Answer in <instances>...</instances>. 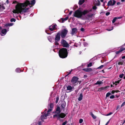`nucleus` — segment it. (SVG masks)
I'll return each instance as SVG.
<instances>
[{"label":"nucleus","mask_w":125,"mask_h":125,"mask_svg":"<svg viewBox=\"0 0 125 125\" xmlns=\"http://www.w3.org/2000/svg\"><path fill=\"white\" fill-rule=\"evenodd\" d=\"M121 81V79H120L119 80L117 81H116L115 82V83H113V84H115V85H117V83H119Z\"/></svg>","instance_id":"obj_25"},{"label":"nucleus","mask_w":125,"mask_h":125,"mask_svg":"<svg viewBox=\"0 0 125 125\" xmlns=\"http://www.w3.org/2000/svg\"><path fill=\"white\" fill-rule=\"evenodd\" d=\"M101 2H103L104 0H100Z\"/></svg>","instance_id":"obj_62"},{"label":"nucleus","mask_w":125,"mask_h":125,"mask_svg":"<svg viewBox=\"0 0 125 125\" xmlns=\"http://www.w3.org/2000/svg\"><path fill=\"white\" fill-rule=\"evenodd\" d=\"M115 97V96L114 95H112L110 96V98L113 99Z\"/></svg>","instance_id":"obj_42"},{"label":"nucleus","mask_w":125,"mask_h":125,"mask_svg":"<svg viewBox=\"0 0 125 125\" xmlns=\"http://www.w3.org/2000/svg\"><path fill=\"white\" fill-rule=\"evenodd\" d=\"M115 91H114V90H113L112 91V92H111V93L112 94H113L114 93H115Z\"/></svg>","instance_id":"obj_54"},{"label":"nucleus","mask_w":125,"mask_h":125,"mask_svg":"<svg viewBox=\"0 0 125 125\" xmlns=\"http://www.w3.org/2000/svg\"><path fill=\"white\" fill-rule=\"evenodd\" d=\"M61 43L63 47H69V44L66 41L64 40H62L61 41Z\"/></svg>","instance_id":"obj_7"},{"label":"nucleus","mask_w":125,"mask_h":125,"mask_svg":"<svg viewBox=\"0 0 125 125\" xmlns=\"http://www.w3.org/2000/svg\"><path fill=\"white\" fill-rule=\"evenodd\" d=\"M48 40L51 42H52V40H53V37L51 36H49L48 37Z\"/></svg>","instance_id":"obj_19"},{"label":"nucleus","mask_w":125,"mask_h":125,"mask_svg":"<svg viewBox=\"0 0 125 125\" xmlns=\"http://www.w3.org/2000/svg\"><path fill=\"white\" fill-rule=\"evenodd\" d=\"M67 123V121H66L63 122L62 123V125H65Z\"/></svg>","instance_id":"obj_44"},{"label":"nucleus","mask_w":125,"mask_h":125,"mask_svg":"<svg viewBox=\"0 0 125 125\" xmlns=\"http://www.w3.org/2000/svg\"><path fill=\"white\" fill-rule=\"evenodd\" d=\"M92 8L93 10H95L97 9V7L96 6H94Z\"/></svg>","instance_id":"obj_40"},{"label":"nucleus","mask_w":125,"mask_h":125,"mask_svg":"<svg viewBox=\"0 0 125 125\" xmlns=\"http://www.w3.org/2000/svg\"><path fill=\"white\" fill-rule=\"evenodd\" d=\"M90 115H91L92 117L94 119H95L96 118V116L94 115L92 112H91L90 113Z\"/></svg>","instance_id":"obj_21"},{"label":"nucleus","mask_w":125,"mask_h":125,"mask_svg":"<svg viewBox=\"0 0 125 125\" xmlns=\"http://www.w3.org/2000/svg\"><path fill=\"white\" fill-rule=\"evenodd\" d=\"M122 59H124L125 58V56H123L122 57Z\"/></svg>","instance_id":"obj_57"},{"label":"nucleus","mask_w":125,"mask_h":125,"mask_svg":"<svg viewBox=\"0 0 125 125\" xmlns=\"http://www.w3.org/2000/svg\"><path fill=\"white\" fill-rule=\"evenodd\" d=\"M67 90H69L71 91L72 90H73L72 89H73V87H72L70 86L69 85L67 87Z\"/></svg>","instance_id":"obj_18"},{"label":"nucleus","mask_w":125,"mask_h":125,"mask_svg":"<svg viewBox=\"0 0 125 125\" xmlns=\"http://www.w3.org/2000/svg\"><path fill=\"white\" fill-rule=\"evenodd\" d=\"M13 16L14 17H17V16L16 15V14H14L13 15Z\"/></svg>","instance_id":"obj_58"},{"label":"nucleus","mask_w":125,"mask_h":125,"mask_svg":"<svg viewBox=\"0 0 125 125\" xmlns=\"http://www.w3.org/2000/svg\"><path fill=\"white\" fill-rule=\"evenodd\" d=\"M10 21L11 22L13 21L15 22L16 21V20L14 18H12L10 19Z\"/></svg>","instance_id":"obj_35"},{"label":"nucleus","mask_w":125,"mask_h":125,"mask_svg":"<svg viewBox=\"0 0 125 125\" xmlns=\"http://www.w3.org/2000/svg\"><path fill=\"white\" fill-rule=\"evenodd\" d=\"M77 32V30L76 28L72 29V31L71 32V34L72 35H74Z\"/></svg>","instance_id":"obj_13"},{"label":"nucleus","mask_w":125,"mask_h":125,"mask_svg":"<svg viewBox=\"0 0 125 125\" xmlns=\"http://www.w3.org/2000/svg\"><path fill=\"white\" fill-rule=\"evenodd\" d=\"M96 5L97 6H99L100 5V3L99 1L98 0L97 3H96Z\"/></svg>","instance_id":"obj_37"},{"label":"nucleus","mask_w":125,"mask_h":125,"mask_svg":"<svg viewBox=\"0 0 125 125\" xmlns=\"http://www.w3.org/2000/svg\"><path fill=\"white\" fill-rule=\"evenodd\" d=\"M83 95L82 93L80 94V96L78 98V100L79 101H80L81 100L83 99Z\"/></svg>","instance_id":"obj_20"},{"label":"nucleus","mask_w":125,"mask_h":125,"mask_svg":"<svg viewBox=\"0 0 125 125\" xmlns=\"http://www.w3.org/2000/svg\"><path fill=\"white\" fill-rule=\"evenodd\" d=\"M103 84V82L101 81H98L96 83H94V84L95 85H97L99 84L100 85L101 84Z\"/></svg>","instance_id":"obj_23"},{"label":"nucleus","mask_w":125,"mask_h":125,"mask_svg":"<svg viewBox=\"0 0 125 125\" xmlns=\"http://www.w3.org/2000/svg\"><path fill=\"white\" fill-rule=\"evenodd\" d=\"M13 24L12 23H10L6 24L5 26L7 27L8 26H11L13 25Z\"/></svg>","instance_id":"obj_24"},{"label":"nucleus","mask_w":125,"mask_h":125,"mask_svg":"<svg viewBox=\"0 0 125 125\" xmlns=\"http://www.w3.org/2000/svg\"><path fill=\"white\" fill-rule=\"evenodd\" d=\"M93 14L92 13H89L88 14L86 17L85 18H84L83 19H86L88 20H90V19L91 20V19L92 17L93 16Z\"/></svg>","instance_id":"obj_10"},{"label":"nucleus","mask_w":125,"mask_h":125,"mask_svg":"<svg viewBox=\"0 0 125 125\" xmlns=\"http://www.w3.org/2000/svg\"><path fill=\"white\" fill-rule=\"evenodd\" d=\"M72 12H73V11H71L69 13V15H71V14H72Z\"/></svg>","instance_id":"obj_51"},{"label":"nucleus","mask_w":125,"mask_h":125,"mask_svg":"<svg viewBox=\"0 0 125 125\" xmlns=\"http://www.w3.org/2000/svg\"><path fill=\"white\" fill-rule=\"evenodd\" d=\"M52 110V108L49 109L47 111V113L45 114L44 115H42L41 116L40 119L39 120V121H40L39 123V125H41V123L43 122L44 119H46L47 116H50V114L49 112L51 111Z\"/></svg>","instance_id":"obj_5"},{"label":"nucleus","mask_w":125,"mask_h":125,"mask_svg":"<svg viewBox=\"0 0 125 125\" xmlns=\"http://www.w3.org/2000/svg\"><path fill=\"white\" fill-rule=\"evenodd\" d=\"M65 105L66 104H62L61 106L62 107V108L63 109L65 107Z\"/></svg>","instance_id":"obj_31"},{"label":"nucleus","mask_w":125,"mask_h":125,"mask_svg":"<svg viewBox=\"0 0 125 125\" xmlns=\"http://www.w3.org/2000/svg\"><path fill=\"white\" fill-rule=\"evenodd\" d=\"M16 72L17 73H20L21 72L20 69L19 68H17L15 70Z\"/></svg>","instance_id":"obj_27"},{"label":"nucleus","mask_w":125,"mask_h":125,"mask_svg":"<svg viewBox=\"0 0 125 125\" xmlns=\"http://www.w3.org/2000/svg\"><path fill=\"white\" fill-rule=\"evenodd\" d=\"M115 91V92H116V93H117V92H119V91H117H117Z\"/></svg>","instance_id":"obj_61"},{"label":"nucleus","mask_w":125,"mask_h":125,"mask_svg":"<svg viewBox=\"0 0 125 125\" xmlns=\"http://www.w3.org/2000/svg\"><path fill=\"white\" fill-rule=\"evenodd\" d=\"M116 20L117 19H120L122 18V17L121 16L119 17H116Z\"/></svg>","instance_id":"obj_49"},{"label":"nucleus","mask_w":125,"mask_h":125,"mask_svg":"<svg viewBox=\"0 0 125 125\" xmlns=\"http://www.w3.org/2000/svg\"><path fill=\"white\" fill-rule=\"evenodd\" d=\"M84 2V0H80L79 2V4L81 5Z\"/></svg>","instance_id":"obj_26"},{"label":"nucleus","mask_w":125,"mask_h":125,"mask_svg":"<svg viewBox=\"0 0 125 125\" xmlns=\"http://www.w3.org/2000/svg\"><path fill=\"white\" fill-rule=\"evenodd\" d=\"M120 52H120V51L119 50L118 51L116 52H115V53L116 54H119V53H120Z\"/></svg>","instance_id":"obj_45"},{"label":"nucleus","mask_w":125,"mask_h":125,"mask_svg":"<svg viewBox=\"0 0 125 125\" xmlns=\"http://www.w3.org/2000/svg\"><path fill=\"white\" fill-rule=\"evenodd\" d=\"M61 112L60 108L59 107H57L56 109V113L57 114L53 115V117H56L58 120H59L60 121H61V119H60L61 118H63L65 117L66 115L63 113L60 114Z\"/></svg>","instance_id":"obj_3"},{"label":"nucleus","mask_w":125,"mask_h":125,"mask_svg":"<svg viewBox=\"0 0 125 125\" xmlns=\"http://www.w3.org/2000/svg\"><path fill=\"white\" fill-rule=\"evenodd\" d=\"M112 114V113L111 112V113H110L107 114L106 115L107 116L110 115H111Z\"/></svg>","instance_id":"obj_46"},{"label":"nucleus","mask_w":125,"mask_h":125,"mask_svg":"<svg viewBox=\"0 0 125 125\" xmlns=\"http://www.w3.org/2000/svg\"><path fill=\"white\" fill-rule=\"evenodd\" d=\"M56 26V25H51L49 27L50 30L51 31H53L55 29V27Z\"/></svg>","instance_id":"obj_15"},{"label":"nucleus","mask_w":125,"mask_h":125,"mask_svg":"<svg viewBox=\"0 0 125 125\" xmlns=\"http://www.w3.org/2000/svg\"><path fill=\"white\" fill-rule=\"evenodd\" d=\"M68 31L67 30L64 29L62 31H60L59 32H60V35H61L62 37L64 38L65 37Z\"/></svg>","instance_id":"obj_6"},{"label":"nucleus","mask_w":125,"mask_h":125,"mask_svg":"<svg viewBox=\"0 0 125 125\" xmlns=\"http://www.w3.org/2000/svg\"><path fill=\"white\" fill-rule=\"evenodd\" d=\"M67 54V50L66 48H62L59 51V55L61 58H64L66 57Z\"/></svg>","instance_id":"obj_4"},{"label":"nucleus","mask_w":125,"mask_h":125,"mask_svg":"<svg viewBox=\"0 0 125 125\" xmlns=\"http://www.w3.org/2000/svg\"><path fill=\"white\" fill-rule=\"evenodd\" d=\"M35 3V1L33 0L30 1H27L23 3H18L15 6V9L14 10L13 12L15 14H18L19 13L22 14L23 12H27L28 8H25L28 5L31 7L33 6Z\"/></svg>","instance_id":"obj_1"},{"label":"nucleus","mask_w":125,"mask_h":125,"mask_svg":"<svg viewBox=\"0 0 125 125\" xmlns=\"http://www.w3.org/2000/svg\"><path fill=\"white\" fill-rule=\"evenodd\" d=\"M58 41H55L54 43L55 44V45H59V43L58 42Z\"/></svg>","instance_id":"obj_41"},{"label":"nucleus","mask_w":125,"mask_h":125,"mask_svg":"<svg viewBox=\"0 0 125 125\" xmlns=\"http://www.w3.org/2000/svg\"><path fill=\"white\" fill-rule=\"evenodd\" d=\"M104 66L103 65H101L100 66H99V67H98L97 68L98 69H100L102 68H103V67Z\"/></svg>","instance_id":"obj_39"},{"label":"nucleus","mask_w":125,"mask_h":125,"mask_svg":"<svg viewBox=\"0 0 125 125\" xmlns=\"http://www.w3.org/2000/svg\"><path fill=\"white\" fill-rule=\"evenodd\" d=\"M113 29V27H112V29H110V30L107 29V30L108 31H111V30H112Z\"/></svg>","instance_id":"obj_53"},{"label":"nucleus","mask_w":125,"mask_h":125,"mask_svg":"<svg viewBox=\"0 0 125 125\" xmlns=\"http://www.w3.org/2000/svg\"><path fill=\"white\" fill-rule=\"evenodd\" d=\"M123 62L122 61L121 59H120L119 61H117L116 62V64H117L118 65H122L123 64Z\"/></svg>","instance_id":"obj_14"},{"label":"nucleus","mask_w":125,"mask_h":125,"mask_svg":"<svg viewBox=\"0 0 125 125\" xmlns=\"http://www.w3.org/2000/svg\"><path fill=\"white\" fill-rule=\"evenodd\" d=\"M110 14V13L109 12H108L106 13V16H108Z\"/></svg>","instance_id":"obj_47"},{"label":"nucleus","mask_w":125,"mask_h":125,"mask_svg":"<svg viewBox=\"0 0 125 125\" xmlns=\"http://www.w3.org/2000/svg\"><path fill=\"white\" fill-rule=\"evenodd\" d=\"M83 70H84V71H85L86 72H88L90 71H91L92 70V69L91 68H87L86 69H83Z\"/></svg>","instance_id":"obj_22"},{"label":"nucleus","mask_w":125,"mask_h":125,"mask_svg":"<svg viewBox=\"0 0 125 125\" xmlns=\"http://www.w3.org/2000/svg\"><path fill=\"white\" fill-rule=\"evenodd\" d=\"M109 121H108L107 122V123H106V124L107 125L109 123Z\"/></svg>","instance_id":"obj_60"},{"label":"nucleus","mask_w":125,"mask_h":125,"mask_svg":"<svg viewBox=\"0 0 125 125\" xmlns=\"http://www.w3.org/2000/svg\"><path fill=\"white\" fill-rule=\"evenodd\" d=\"M92 11V9H88L84 10L83 11L77 10L73 14V16L78 18H81L83 15H84L86 14L89 13Z\"/></svg>","instance_id":"obj_2"},{"label":"nucleus","mask_w":125,"mask_h":125,"mask_svg":"<svg viewBox=\"0 0 125 125\" xmlns=\"http://www.w3.org/2000/svg\"><path fill=\"white\" fill-rule=\"evenodd\" d=\"M117 24V23H115L114 25H116Z\"/></svg>","instance_id":"obj_64"},{"label":"nucleus","mask_w":125,"mask_h":125,"mask_svg":"<svg viewBox=\"0 0 125 125\" xmlns=\"http://www.w3.org/2000/svg\"><path fill=\"white\" fill-rule=\"evenodd\" d=\"M125 104V102H123V104H122L121 106H124Z\"/></svg>","instance_id":"obj_52"},{"label":"nucleus","mask_w":125,"mask_h":125,"mask_svg":"<svg viewBox=\"0 0 125 125\" xmlns=\"http://www.w3.org/2000/svg\"><path fill=\"white\" fill-rule=\"evenodd\" d=\"M107 88V86H105L104 87H102L98 89V91L99 92H101L103 90H106V88Z\"/></svg>","instance_id":"obj_16"},{"label":"nucleus","mask_w":125,"mask_h":125,"mask_svg":"<svg viewBox=\"0 0 125 125\" xmlns=\"http://www.w3.org/2000/svg\"><path fill=\"white\" fill-rule=\"evenodd\" d=\"M124 75V74H120L119 75V77L120 78H122L123 77Z\"/></svg>","instance_id":"obj_43"},{"label":"nucleus","mask_w":125,"mask_h":125,"mask_svg":"<svg viewBox=\"0 0 125 125\" xmlns=\"http://www.w3.org/2000/svg\"><path fill=\"white\" fill-rule=\"evenodd\" d=\"M6 3H7V4H8V3H9V1H8V0H7L6 1Z\"/></svg>","instance_id":"obj_56"},{"label":"nucleus","mask_w":125,"mask_h":125,"mask_svg":"<svg viewBox=\"0 0 125 125\" xmlns=\"http://www.w3.org/2000/svg\"><path fill=\"white\" fill-rule=\"evenodd\" d=\"M81 31H84V29L83 28H82L81 29Z\"/></svg>","instance_id":"obj_50"},{"label":"nucleus","mask_w":125,"mask_h":125,"mask_svg":"<svg viewBox=\"0 0 125 125\" xmlns=\"http://www.w3.org/2000/svg\"><path fill=\"white\" fill-rule=\"evenodd\" d=\"M83 119H80L79 121V123H81L83 122Z\"/></svg>","instance_id":"obj_38"},{"label":"nucleus","mask_w":125,"mask_h":125,"mask_svg":"<svg viewBox=\"0 0 125 125\" xmlns=\"http://www.w3.org/2000/svg\"><path fill=\"white\" fill-rule=\"evenodd\" d=\"M116 20V17H115L112 20V22L113 23H114V22H115Z\"/></svg>","instance_id":"obj_32"},{"label":"nucleus","mask_w":125,"mask_h":125,"mask_svg":"<svg viewBox=\"0 0 125 125\" xmlns=\"http://www.w3.org/2000/svg\"><path fill=\"white\" fill-rule=\"evenodd\" d=\"M60 39V32H58L56 36L55 40L56 41H59Z\"/></svg>","instance_id":"obj_11"},{"label":"nucleus","mask_w":125,"mask_h":125,"mask_svg":"<svg viewBox=\"0 0 125 125\" xmlns=\"http://www.w3.org/2000/svg\"><path fill=\"white\" fill-rule=\"evenodd\" d=\"M88 45V43L86 42H84V46H87Z\"/></svg>","instance_id":"obj_48"},{"label":"nucleus","mask_w":125,"mask_h":125,"mask_svg":"<svg viewBox=\"0 0 125 125\" xmlns=\"http://www.w3.org/2000/svg\"><path fill=\"white\" fill-rule=\"evenodd\" d=\"M59 100V98L58 97H57L56 98V103H57L58 101Z\"/></svg>","instance_id":"obj_36"},{"label":"nucleus","mask_w":125,"mask_h":125,"mask_svg":"<svg viewBox=\"0 0 125 125\" xmlns=\"http://www.w3.org/2000/svg\"><path fill=\"white\" fill-rule=\"evenodd\" d=\"M78 79V78L77 77H73L71 80V82L74 85H76V84H77Z\"/></svg>","instance_id":"obj_8"},{"label":"nucleus","mask_w":125,"mask_h":125,"mask_svg":"<svg viewBox=\"0 0 125 125\" xmlns=\"http://www.w3.org/2000/svg\"><path fill=\"white\" fill-rule=\"evenodd\" d=\"M125 49V48H124L122 47L120 48V50H119L120 51V52H121L122 51H124Z\"/></svg>","instance_id":"obj_28"},{"label":"nucleus","mask_w":125,"mask_h":125,"mask_svg":"<svg viewBox=\"0 0 125 125\" xmlns=\"http://www.w3.org/2000/svg\"><path fill=\"white\" fill-rule=\"evenodd\" d=\"M68 19V17H67L64 19H62V22H63L64 21L67 20Z\"/></svg>","instance_id":"obj_29"},{"label":"nucleus","mask_w":125,"mask_h":125,"mask_svg":"<svg viewBox=\"0 0 125 125\" xmlns=\"http://www.w3.org/2000/svg\"><path fill=\"white\" fill-rule=\"evenodd\" d=\"M49 106H50V108L52 109L53 108V104H52V103H51V104H50L49 105Z\"/></svg>","instance_id":"obj_34"},{"label":"nucleus","mask_w":125,"mask_h":125,"mask_svg":"<svg viewBox=\"0 0 125 125\" xmlns=\"http://www.w3.org/2000/svg\"><path fill=\"white\" fill-rule=\"evenodd\" d=\"M116 2V1L114 0H110L108 2L107 5L108 6H114Z\"/></svg>","instance_id":"obj_9"},{"label":"nucleus","mask_w":125,"mask_h":125,"mask_svg":"<svg viewBox=\"0 0 125 125\" xmlns=\"http://www.w3.org/2000/svg\"><path fill=\"white\" fill-rule=\"evenodd\" d=\"M7 31V30L6 29L2 30L0 34L2 36H4L6 34Z\"/></svg>","instance_id":"obj_12"},{"label":"nucleus","mask_w":125,"mask_h":125,"mask_svg":"<svg viewBox=\"0 0 125 125\" xmlns=\"http://www.w3.org/2000/svg\"><path fill=\"white\" fill-rule=\"evenodd\" d=\"M122 2H124V1L125 0H121Z\"/></svg>","instance_id":"obj_63"},{"label":"nucleus","mask_w":125,"mask_h":125,"mask_svg":"<svg viewBox=\"0 0 125 125\" xmlns=\"http://www.w3.org/2000/svg\"><path fill=\"white\" fill-rule=\"evenodd\" d=\"M92 63L91 62L90 63L87 65V66L88 67L91 66H92Z\"/></svg>","instance_id":"obj_33"},{"label":"nucleus","mask_w":125,"mask_h":125,"mask_svg":"<svg viewBox=\"0 0 125 125\" xmlns=\"http://www.w3.org/2000/svg\"><path fill=\"white\" fill-rule=\"evenodd\" d=\"M120 4V2H117V5H119Z\"/></svg>","instance_id":"obj_59"},{"label":"nucleus","mask_w":125,"mask_h":125,"mask_svg":"<svg viewBox=\"0 0 125 125\" xmlns=\"http://www.w3.org/2000/svg\"><path fill=\"white\" fill-rule=\"evenodd\" d=\"M5 8V7L3 4H0V11H2Z\"/></svg>","instance_id":"obj_17"},{"label":"nucleus","mask_w":125,"mask_h":125,"mask_svg":"<svg viewBox=\"0 0 125 125\" xmlns=\"http://www.w3.org/2000/svg\"><path fill=\"white\" fill-rule=\"evenodd\" d=\"M17 1H14L12 3L13 4H15V3H17Z\"/></svg>","instance_id":"obj_55"},{"label":"nucleus","mask_w":125,"mask_h":125,"mask_svg":"<svg viewBox=\"0 0 125 125\" xmlns=\"http://www.w3.org/2000/svg\"><path fill=\"white\" fill-rule=\"evenodd\" d=\"M111 94V93L110 92H108L107 93V94H106V97H107L108 96H109Z\"/></svg>","instance_id":"obj_30"}]
</instances>
